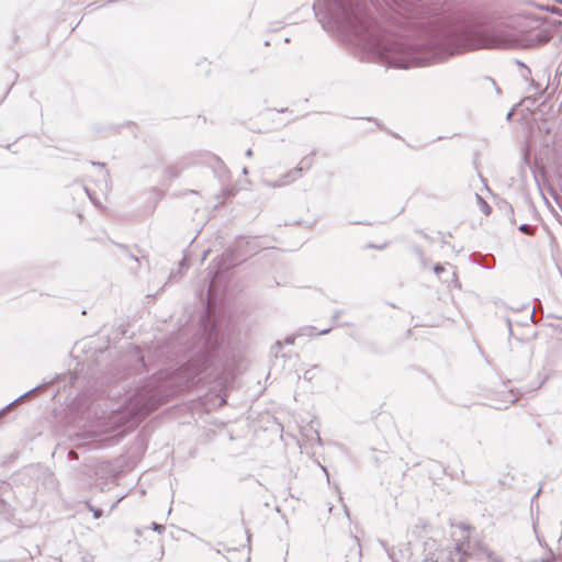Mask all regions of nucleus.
Wrapping results in <instances>:
<instances>
[{
    "instance_id": "10",
    "label": "nucleus",
    "mask_w": 562,
    "mask_h": 562,
    "mask_svg": "<svg viewBox=\"0 0 562 562\" xmlns=\"http://www.w3.org/2000/svg\"><path fill=\"white\" fill-rule=\"evenodd\" d=\"M321 368L318 366H313L310 369L305 370L303 373V379L311 382L316 379Z\"/></svg>"
},
{
    "instance_id": "7",
    "label": "nucleus",
    "mask_w": 562,
    "mask_h": 562,
    "mask_svg": "<svg viewBox=\"0 0 562 562\" xmlns=\"http://www.w3.org/2000/svg\"><path fill=\"white\" fill-rule=\"evenodd\" d=\"M475 558H479L485 562H504L480 542H476Z\"/></svg>"
},
{
    "instance_id": "18",
    "label": "nucleus",
    "mask_w": 562,
    "mask_h": 562,
    "mask_svg": "<svg viewBox=\"0 0 562 562\" xmlns=\"http://www.w3.org/2000/svg\"><path fill=\"white\" fill-rule=\"evenodd\" d=\"M83 190H85V192L87 193V195L89 196V199H90L91 201H93V198H92V195H91V193H90V190H89L87 187H83Z\"/></svg>"
},
{
    "instance_id": "5",
    "label": "nucleus",
    "mask_w": 562,
    "mask_h": 562,
    "mask_svg": "<svg viewBox=\"0 0 562 562\" xmlns=\"http://www.w3.org/2000/svg\"><path fill=\"white\" fill-rule=\"evenodd\" d=\"M311 166H312V159L308 157H304L300 161L299 166L286 171L284 175H282L280 177V179H278L276 181H270V180L265 179L263 184L268 188H280V187L288 186V184L292 183L293 181H295L296 179H299L302 176L303 170L308 169Z\"/></svg>"
},
{
    "instance_id": "16",
    "label": "nucleus",
    "mask_w": 562,
    "mask_h": 562,
    "mask_svg": "<svg viewBox=\"0 0 562 562\" xmlns=\"http://www.w3.org/2000/svg\"><path fill=\"white\" fill-rule=\"evenodd\" d=\"M151 529L154 531L161 533L165 530V526L157 524V522H151Z\"/></svg>"
},
{
    "instance_id": "29",
    "label": "nucleus",
    "mask_w": 562,
    "mask_h": 562,
    "mask_svg": "<svg viewBox=\"0 0 562 562\" xmlns=\"http://www.w3.org/2000/svg\"><path fill=\"white\" fill-rule=\"evenodd\" d=\"M542 562H550V561H542Z\"/></svg>"
},
{
    "instance_id": "23",
    "label": "nucleus",
    "mask_w": 562,
    "mask_h": 562,
    "mask_svg": "<svg viewBox=\"0 0 562 562\" xmlns=\"http://www.w3.org/2000/svg\"><path fill=\"white\" fill-rule=\"evenodd\" d=\"M488 80H490V81H491V83L496 88V91L498 92V91H499V89L496 87L495 81H494L493 79H488Z\"/></svg>"
},
{
    "instance_id": "24",
    "label": "nucleus",
    "mask_w": 562,
    "mask_h": 562,
    "mask_svg": "<svg viewBox=\"0 0 562 562\" xmlns=\"http://www.w3.org/2000/svg\"><path fill=\"white\" fill-rule=\"evenodd\" d=\"M323 471L326 473V475H327V481L329 482V477H328V473H327V471H326V468H323Z\"/></svg>"
},
{
    "instance_id": "2",
    "label": "nucleus",
    "mask_w": 562,
    "mask_h": 562,
    "mask_svg": "<svg viewBox=\"0 0 562 562\" xmlns=\"http://www.w3.org/2000/svg\"><path fill=\"white\" fill-rule=\"evenodd\" d=\"M214 283L215 281L212 280L209 285L207 312L202 317L204 328V348L188 363L189 369L192 371L191 376L189 378L191 382H194L195 376L201 372H204L210 368L217 367V364L221 363L217 349L224 342V336L222 335L217 324L212 321L210 311L211 297L214 291Z\"/></svg>"
},
{
    "instance_id": "4",
    "label": "nucleus",
    "mask_w": 562,
    "mask_h": 562,
    "mask_svg": "<svg viewBox=\"0 0 562 562\" xmlns=\"http://www.w3.org/2000/svg\"><path fill=\"white\" fill-rule=\"evenodd\" d=\"M470 532L469 527L459 525L452 533L454 546L438 550L432 562H469L468 559L474 558L476 551V542H471Z\"/></svg>"
},
{
    "instance_id": "17",
    "label": "nucleus",
    "mask_w": 562,
    "mask_h": 562,
    "mask_svg": "<svg viewBox=\"0 0 562 562\" xmlns=\"http://www.w3.org/2000/svg\"><path fill=\"white\" fill-rule=\"evenodd\" d=\"M432 269H434V272L439 276L441 272L445 271V266L437 263L434 266Z\"/></svg>"
},
{
    "instance_id": "13",
    "label": "nucleus",
    "mask_w": 562,
    "mask_h": 562,
    "mask_svg": "<svg viewBox=\"0 0 562 562\" xmlns=\"http://www.w3.org/2000/svg\"><path fill=\"white\" fill-rule=\"evenodd\" d=\"M450 267L453 269V272H452V282H453V285H454L456 288L460 289V288H461V283H460L459 279H458V277H457L456 267H453V266H451V265H450Z\"/></svg>"
},
{
    "instance_id": "6",
    "label": "nucleus",
    "mask_w": 562,
    "mask_h": 562,
    "mask_svg": "<svg viewBox=\"0 0 562 562\" xmlns=\"http://www.w3.org/2000/svg\"><path fill=\"white\" fill-rule=\"evenodd\" d=\"M389 557L393 562H420V559L414 554V548L409 543L392 549L389 551Z\"/></svg>"
},
{
    "instance_id": "26",
    "label": "nucleus",
    "mask_w": 562,
    "mask_h": 562,
    "mask_svg": "<svg viewBox=\"0 0 562 562\" xmlns=\"http://www.w3.org/2000/svg\"><path fill=\"white\" fill-rule=\"evenodd\" d=\"M243 173H245V175H247V173H248V170H247V168H246V167L243 169Z\"/></svg>"
},
{
    "instance_id": "20",
    "label": "nucleus",
    "mask_w": 562,
    "mask_h": 562,
    "mask_svg": "<svg viewBox=\"0 0 562 562\" xmlns=\"http://www.w3.org/2000/svg\"><path fill=\"white\" fill-rule=\"evenodd\" d=\"M341 312L340 311H336L333 315L334 319H337L339 316H340Z\"/></svg>"
},
{
    "instance_id": "21",
    "label": "nucleus",
    "mask_w": 562,
    "mask_h": 562,
    "mask_svg": "<svg viewBox=\"0 0 562 562\" xmlns=\"http://www.w3.org/2000/svg\"><path fill=\"white\" fill-rule=\"evenodd\" d=\"M246 156L247 157H251L252 156V150L251 149H247L246 150Z\"/></svg>"
},
{
    "instance_id": "11",
    "label": "nucleus",
    "mask_w": 562,
    "mask_h": 562,
    "mask_svg": "<svg viewBox=\"0 0 562 562\" xmlns=\"http://www.w3.org/2000/svg\"><path fill=\"white\" fill-rule=\"evenodd\" d=\"M475 199L482 210V212L486 215L491 212V206L486 203V201L477 193H475Z\"/></svg>"
},
{
    "instance_id": "14",
    "label": "nucleus",
    "mask_w": 562,
    "mask_h": 562,
    "mask_svg": "<svg viewBox=\"0 0 562 562\" xmlns=\"http://www.w3.org/2000/svg\"><path fill=\"white\" fill-rule=\"evenodd\" d=\"M88 507H89V509L93 513V517H94L95 519H98V518H100V517L102 516V514H103V513H102V509H100V508H94V507H92L90 504H88Z\"/></svg>"
},
{
    "instance_id": "1",
    "label": "nucleus",
    "mask_w": 562,
    "mask_h": 562,
    "mask_svg": "<svg viewBox=\"0 0 562 562\" xmlns=\"http://www.w3.org/2000/svg\"><path fill=\"white\" fill-rule=\"evenodd\" d=\"M178 390L173 387L171 379L166 381L151 380L142 387L130 390L120 403L113 404L110 409H103L99 404L89 409V417L93 414L91 438L106 432L115 427L132 428L142 418L166 402Z\"/></svg>"
},
{
    "instance_id": "15",
    "label": "nucleus",
    "mask_w": 562,
    "mask_h": 562,
    "mask_svg": "<svg viewBox=\"0 0 562 562\" xmlns=\"http://www.w3.org/2000/svg\"><path fill=\"white\" fill-rule=\"evenodd\" d=\"M519 231H520L521 233H524V234H527V235H530V234L532 233V228H531V226H530V225H528V224H521V225L519 226Z\"/></svg>"
},
{
    "instance_id": "19",
    "label": "nucleus",
    "mask_w": 562,
    "mask_h": 562,
    "mask_svg": "<svg viewBox=\"0 0 562 562\" xmlns=\"http://www.w3.org/2000/svg\"><path fill=\"white\" fill-rule=\"evenodd\" d=\"M331 330V328H326V329H323L318 333V335H325V334H328L329 331Z\"/></svg>"
},
{
    "instance_id": "8",
    "label": "nucleus",
    "mask_w": 562,
    "mask_h": 562,
    "mask_svg": "<svg viewBox=\"0 0 562 562\" xmlns=\"http://www.w3.org/2000/svg\"><path fill=\"white\" fill-rule=\"evenodd\" d=\"M44 384L43 385H38V386H35L34 389L27 391L26 393L22 394L21 396H19L15 401H13L12 403H10L9 405H7L4 408H2L0 411V417L4 414V412H7L12 405H14L16 402H20L31 395H34V394H37L41 390L44 389Z\"/></svg>"
},
{
    "instance_id": "3",
    "label": "nucleus",
    "mask_w": 562,
    "mask_h": 562,
    "mask_svg": "<svg viewBox=\"0 0 562 562\" xmlns=\"http://www.w3.org/2000/svg\"><path fill=\"white\" fill-rule=\"evenodd\" d=\"M314 10L322 24H379L356 0H325L323 9Z\"/></svg>"
},
{
    "instance_id": "28",
    "label": "nucleus",
    "mask_w": 562,
    "mask_h": 562,
    "mask_svg": "<svg viewBox=\"0 0 562 562\" xmlns=\"http://www.w3.org/2000/svg\"><path fill=\"white\" fill-rule=\"evenodd\" d=\"M106 176H108V172H106V171H103V177H104V179L106 178Z\"/></svg>"
},
{
    "instance_id": "12",
    "label": "nucleus",
    "mask_w": 562,
    "mask_h": 562,
    "mask_svg": "<svg viewBox=\"0 0 562 562\" xmlns=\"http://www.w3.org/2000/svg\"><path fill=\"white\" fill-rule=\"evenodd\" d=\"M413 251H414V254L418 257V259H419L420 263H422L425 268H427V267H428V263H427L426 257H425L424 252L422 251V249H420L419 247H417V246H416V247H414V248H413Z\"/></svg>"
},
{
    "instance_id": "25",
    "label": "nucleus",
    "mask_w": 562,
    "mask_h": 562,
    "mask_svg": "<svg viewBox=\"0 0 562 562\" xmlns=\"http://www.w3.org/2000/svg\"><path fill=\"white\" fill-rule=\"evenodd\" d=\"M510 397H512V398H510V402H512V403H514V402L517 400V398H516V397H514L513 395H510Z\"/></svg>"
},
{
    "instance_id": "9",
    "label": "nucleus",
    "mask_w": 562,
    "mask_h": 562,
    "mask_svg": "<svg viewBox=\"0 0 562 562\" xmlns=\"http://www.w3.org/2000/svg\"><path fill=\"white\" fill-rule=\"evenodd\" d=\"M314 330H315V327H312V326H307V327L301 328L296 333V335L286 337L284 342L288 344V345H293L296 337H299V336H312Z\"/></svg>"
},
{
    "instance_id": "27",
    "label": "nucleus",
    "mask_w": 562,
    "mask_h": 562,
    "mask_svg": "<svg viewBox=\"0 0 562 562\" xmlns=\"http://www.w3.org/2000/svg\"><path fill=\"white\" fill-rule=\"evenodd\" d=\"M512 115H513V113H512V112H509V113L507 114V120H509V119L512 117Z\"/></svg>"
},
{
    "instance_id": "22",
    "label": "nucleus",
    "mask_w": 562,
    "mask_h": 562,
    "mask_svg": "<svg viewBox=\"0 0 562 562\" xmlns=\"http://www.w3.org/2000/svg\"><path fill=\"white\" fill-rule=\"evenodd\" d=\"M276 347H277L278 350H280L282 348V344L280 341H277L276 342Z\"/></svg>"
}]
</instances>
